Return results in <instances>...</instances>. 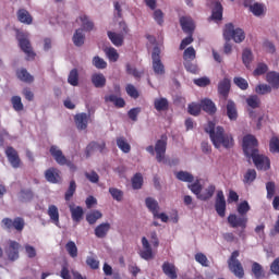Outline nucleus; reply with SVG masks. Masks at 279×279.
<instances>
[{"mask_svg": "<svg viewBox=\"0 0 279 279\" xmlns=\"http://www.w3.org/2000/svg\"><path fill=\"white\" fill-rule=\"evenodd\" d=\"M242 147L246 158H252L253 163L258 171H269V169H271L269 157L262 155L258 151V140H256L254 135L244 136Z\"/></svg>", "mask_w": 279, "mask_h": 279, "instance_id": "obj_1", "label": "nucleus"}, {"mask_svg": "<svg viewBox=\"0 0 279 279\" xmlns=\"http://www.w3.org/2000/svg\"><path fill=\"white\" fill-rule=\"evenodd\" d=\"M205 132L209 134V138L216 149L221 147L231 149V147H234V137H232V134L226 133L223 126L215 128V122L209 121L205 126Z\"/></svg>", "mask_w": 279, "mask_h": 279, "instance_id": "obj_2", "label": "nucleus"}, {"mask_svg": "<svg viewBox=\"0 0 279 279\" xmlns=\"http://www.w3.org/2000/svg\"><path fill=\"white\" fill-rule=\"evenodd\" d=\"M252 207L250 206V203L247 201H243L238 205V214L240 216H236V214H231L228 216V223L231 228H242V230H245L247 228V211L251 210Z\"/></svg>", "mask_w": 279, "mask_h": 279, "instance_id": "obj_3", "label": "nucleus"}, {"mask_svg": "<svg viewBox=\"0 0 279 279\" xmlns=\"http://www.w3.org/2000/svg\"><path fill=\"white\" fill-rule=\"evenodd\" d=\"M169 141V137H167V134H162L160 140H158L154 146H147L146 151L154 156L156 154V160L157 162H165V155L167 154V142Z\"/></svg>", "mask_w": 279, "mask_h": 279, "instance_id": "obj_4", "label": "nucleus"}, {"mask_svg": "<svg viewBox=\"0 0 279 279\" xmlns=\"http://www.w3.org/2000/svg\"><path fill=\"white\" fill-rule=\"evenodd\" d=\"M223 38L227 41L243 43L245 40V32L241 28H234V24L229 23L225 25Z\"/></svg>", "mask_w": 279, "mask_h": 279, "instance_id": "obj_5", "label": "nucleus"}, {"mask_svg": "<svg viewBox=\"0 0 279 279\" xmlns=\"http://www.w3.org/2000/svg\"><path fill=\"white\" fill-rule=\"evenodd\" d=\"M240 254L239 251H233L231 253V256L228 259V267L235 278L242 279L245 277V269H243V264L239 260Z\"/></svg>", "mask_w": 279, "mask_h": 279, "instance_id": "obj_6", "label": "nucleus"}, {"mask_svg": "<svg viewBox=\"0 0 279 279\" xmlns=\"http://www.w3.org/2000/svg\"><path fill=\"white\" fill-rule=\"evenodd\" d=\"M1 227L3 230H7V232H12V230L23 232V230H25V219L23 217H15L14 219L3 218L1 220Z\"/></svg>", "mask_w": 279, "mask_h": 279, "instance_id": "obj_7", "label": "nucleus"}, {"mask_svg": "<svg viewBox=\"0 0 279 279\" xmlns=\"http://www.w3.org/2000/svg\"><path fill=\"white\" fill-rule=\"evenodd\" d=\"M21 250V244L14 240H9L8 245L4 247V254L8 260L14 263V260H19V252Z\"/></svg>", "mask_w": 279, "mask_h": 279, "instance_id": "obj_8", "label": "nucleus"}, {"mask_svg": "<svg viewBox=\"0 0 279 279\" xmlns=\"http://www.w3.org/2000/svg\"><path fill=\"white\" fill-rule=\"evenodd\" d=\"M153 71L156 75H165V64L160 60V48L155 47L151 53Z\"/></svg>", "mask_w": 279, "mask_h": 279, "instance_id": "obj_9", "label": "nucleus"}, {"mask_svg": "<svg viewBox=\"0 0 279 279\" xmlns=\"http://www.w3.org/2000/svg\"><path fill=\"white\" fill-rule=\"evenodd\" d=\"M5 156L13 169H19L21 167V157H19V151L12 146H8L5 149Z\"/></svg>", "mask_w": 279, "mask_h": 279, "instance_id": "obj_10", "label": "nucleus"}, {"mask_svg": "<svg viewBox=\"0 0 279 279\" xmlns=\"http://www.w3.org/2000/svg\"><path fill=\"white\" fill-rule=\"evenodd\" d=\"M215 209L219 217H226V196L221 190L217 192Z\"/></svg>", "mask_w": 279, "mask_h": 279, "instance_id": "obj_11", "label": "nucleus"}, {"mask_svg": "<svg viewBox=\"0 0 279 279\" xmlns=\"http://www.w3.org/2000/svg\"><path fill=\"white\" fill-rule=\"evenodd\" d=\"M179 23L184 34L193 35V32H195V22L192 16H181Z\"/></svg>", "mask_w": 279, "mask_h": 279, "instance_id": "obj_12", "label": "nucleus"}, {"mask_svg": "<svg viewBox=\"0 0 279 279\" xmlns=\"http://www.w3.org/2000/svg\"><path fill=\"white\" fill-rule=\"evenodd\" d=\"M230 88H232V82L227 76L218 83V94L223 99H228V96L230 95Z\"/></svg>", "mask_w": 279, "mask_h": 279, "instance_id": "obj_13", "label": "nucleus"}, {"mask_svg": "<svg viewBox=\"0 0 279 279\" xmlns=\"http://www.w3.org/2000/svg\"><path fill=\"white\" fill-rule=\"evenodd\" d=\"M50 154L54 158L56 162H58V165H68V167H73L71 161L66 160V157L62 154L58 146H51Z\"/></svg>", "mask_w": 279, "mask_h": 279, "instance_id": "obj_14", "label": "nucleus"}, {"mask_svg": "<svg viewBox=\"0 0 279 279\" xmlns=\"http://www.w3.org/2000/svg\"><path fill=\"white\" fill-rule=\"evenodd\" d=\"M142 245H143V251H141V253H140L141 258H143L144 260H151V258H154V251L151 250L149 240H147V238L143 236Z\"/></svg>", "mask_w": 279, "mask_h": 279, "instance_id": "obj_15", "label": "nucleus"}, {"mask_svg": "<svg viewBox=\"0 0 279 279\" xmlns=\"http://www.w3.org/2000/svg\"><path fill=\"white\" fill-rule=\"evenodd\" d=\"M90 119V116L88 113H77L74 117V123L77 128V130H86L88 128V120Z\"/></svg>", "mask_w": 279, "mask_h": 279, "instance_id": "obj_16", "label": "nucleus"}, {"mask_svg": "<svg viewBox=\"0 0 279 279\" xmlns=\"http://www.w3.org/2000/svg\"><path fill=\"white\" fill-rule=\"evenodd\" d=\"M161 269L165 274V276H167L170 279H177L178 278V268L175 267V265L169 263V262H165L161 266Z\"/></svg>", "mask_w": 279, "mask_h": 279, "instance_id": "obj_17", "label": "nucleus"}, {"mask_svg": "<svg viewBox=\"0 0 279 279\" xmlns=\"http://www.w3.org/2000/svg\"><path fill=\"white\" fill-rule=\"evenodd\" d=\"M16 16L17 21H20V23H23L24 25H32V23H34V17H32L29 11L25 9H19Z\"/></svg>", "mask_w": 279, "mask_h": 279, "instance_id": "obj_18", "label": "nucleus"}, {"mask_svg": "<svg viewBox=\"0 0 279 279\" xmlns=\"http://www.w3.org/2000/svg\"><path fill=\"white\" fill-rule=\"evenodd\" d=\"M19 45L22 51H24L28 58H34V56H36L34 50H32V43H29V39L26 37L19 38Z\"/></svg>", "mask_w": 279, "mask_h": 279, "instance_id": "obj_19", "label": "nucleus"}, {"mask_svg": "<svg viewBox=\"0 0 279 279\" xmlns=\"http://www.w3.org/2000/svg\"><path fill=\"white\" fill-rule=\"evenodd\" d=\"M104 149H106V142H102L101 144L97 142H90L85 149V156L86 158H90L93 151L98 150L101 154Z\"/></svg>", "mask_w": 279, "mask_h": 279, "instance_id": "obj_20", "label": "nucleus"}, {"mask_svg": "<svg viewBox=\"0 0 279 279\" xmlns=\"http://www.w3.org/2000/svg\"><path fill=\"white\" fill-rule=\"evenodd\" d=\"M76 23H81L83 32H93L95 24L87 15H81L76 19Z\"/></svg>", "mask_w": 279, "mask_h": 279, "instance_id": "obj_21", "label": "nucleus"}, {"mask_svg": "<svg viewBox=\"0 0 279 279\" xmlns=\"http://www.w3.org/2000/svg\"><path fill=\"white\" fill-rule=\"evenodd\" d=\"M227 117L230 121H236V119H239V111H236V104L234 100L227 101Z\"/></svg>", "mask_w": 279, "mask_h": 279, "instance_id": "obj_22", "label": "nucleus"}, {"mask_svg": "<svg viewBox=\"0 0 279 279\" xmlns=\"http://www.w3.org/2000/svg\"><path fill=\"white\" fill-rule=\"evenodd\" d=\"M108 232H110L109 222H102L95 228V236H97V239H106Z\"/></svg>", "mask_w": 279, "mask_h": 279, "instance_id": "obj_23", "label": "nucleus"}, {"mask_svg": "<svg viewBox=\"0 0 279 279\" xmlns=\"http://www.w3.org/2000/svg\"><path fill=\"white\" fill-rule=\"evenodd\" d=\"M69 208L72 215V221H75V223H80V221L84 219V208H82L81 206L74 207L73 205H70Z\"/></svg>", "mask_w": 279, "mask_h": 279, "instance_id": "obj_24", "label": "nucleus"}, {"mask_svg": "<svg viewBox=\"0 0 279 279\" xmlns=\"http://www.w3.org/2000/svg\"><path fill=\"white\" fill-rule=\"evenodd\" d=\"M45 178L48 182H51L52 184H58V182H60V171L56 168H49L45 172Z\"/></svg>", "mask_w": 279, "mask_h": 279, "instance_id": "obj_25", "label": "nucleus"}, {"mask_svg": "<svg viewBox=\"0 0 279 279\" xmlns=\"http://www.w3.org/2000/svg\"><path fill=\"white\" fill-rule=\"evenodd\" d=\"M211 21H222L223 20V5H221V2L216 1L215 5L211 10Z\"/></svg>", "mask_w": 279, "mask_h": 279, "instance_id": "obj_26", "label": "nucleus"}, {"mask_svg": "<svg viewBox=\"0 0 279 279\" xmlns=\"http://www.w3.org/2000/svg\"><path fill=\"white\" fill-rule=\"evenodd\" d=\"M201 110H204L207 114H215V112H217V107L213 100L205 98L201 101Z\"/></svg>", "mask_w": 279, "mask_h": 279, "instance_id": "obj_27", "label": "nucleus"}, {"mask_svg": "<svg viewBox=\"0 0 279 279\" xmlns=\"http://www.w3.org/2000/svg\"><path fill=\"white\" fill-rule=\"evenodd\" d=\"M16 77L20 80V82H25V84H32V82H34V77L25 68L16 70Z\"/></svg>", "mask_w": 279, "mask_h": 279, "instance_id": "obj_28", "label": "nucleus"}, {"mask_svg": "<svg viewBox=\"0 0 279 279\" xmlns=\"http://www.w3.org/2000/svg\"><path fill=\"white\" fill-rule=\"evenodd\" d=\"M107 36L109 40L112 43V45H114V47H123V40H124L123 34L109 31L107 33Z\"/></svg>", "mask_w": 279, "mask_h": 279, "instance_id": "obj_29", "label": "nucleus"}, {"mask_svg": "<svg viewBox=\"0 0 279 279\" xmlns=\"http://www.w3.org/2000/svg\"><path fill=\"white\" fill-rule=\"evenodd\" d=\"M266 82L270 84L272 88L278 90L279 88V73L276 71H270L266 74Z\"/></svg>", "mask_w": 279, "mask_h": 279, "instance_id": "obj_30", "label": "nucleus"}, {"mask_svg": "<svg viewBox=\"0 0 279 279\" xmlns=\"http://www.w3.org/2000/svg\"><path fill=\"white\" fill-rule=\"evenodd\" d=\"M48 216L54 226H60V211L56 205H49Z\"/></svg>", "mask_w": 279, "mask_h": 279, "instance_id": "obj_31", "label": "nucleus"}, {"mask_svg": "<svg viewBox=\"0 0 279 279\" xmlns=\"http://www.w3.org/2000/svg\"><path fill=\"white\" fill-rule=\"evenodd\" d=\"M154 107L157 112H167L169 110V100L167 98H157L154 101Z\"/></svg>", "mask_w": 279, "mask_h": 279, "instance_id": "obj_32", "label": "nucleus"}, {"mask_svg": "<svg viewBox=\"0 0 279 279\" xmlns=\"http://www.w3.org/2000/svg\"><path fill=\"white\" fill-rule=\"evenodd\" d=\"M215 191H217V187L214 184L208 185L207 189L201 192L198 199H201L202 202H208V199H210L213 195H215Z\"/></svg>", "mask_w": 279, "mask_h": 279, "instance_id": "obj_33", "label": "nucleus"}, {"mask_svg": "<svg viewBox=\"0 0 279 279\" xmlns=\"http://www.w3.org/2000/svg\"><path fill=\"white\" fill-rule=\"evenodd\" d=\"M72 40L75 47H82V45H84V41L86 40V35H84V31L77 28L72 37Z\"/></svg>", "mask_w": 279, "mask_h": 279, "instance_id": "obj_34", "label": "nucleus"}, {"mask_svg": "<svg viewBox=\"0 0 279 279\" xmlns=\"http://www.w3.org/2000/svg\"><path fill=\"white\" fill-rule=\"evenodd\" d=\"M92 83L95 88H104L106 86V76L101 73H95L92 75Z\"/></svg>", "mask_w": 279, "mask_h": 279, "instance_id": "obj_35", "label": "nucleus"}, {"mask_svg": "<svg viewBox=\"0 0 279 279\" xmlns=\"http://www.w3.org/2000/svg\"><path fill=\"white\" fill-rule=\"evenodd\" d=\"M105 100L113 104L116 106V108H125V99H123L121 97H117V95H114V94L106 96Z\"/></svg>", "mask_w": 279, "mask_h": 279, "instance_id": "obj_36", "label": "nucleus"}, {"mask_svg": "<svg viewBox=\"0 0 279 279\" xmlns=\"http://www.w3.org/2000/svg\"><path fill=\"white\" fill-rule=\"evenodd\" d=\"M117 145L123 154H130L132 151V146L128 143V140L123 136L117 138Z\"/></svg>", "mask_w": 279, "mask_h": 279, "instance_id": "obj_37", "label": "nucleus"}, {"mask_svg": "<svg viewBox=\"0 0 279 279\" xmlns=\"http://www.w3.org/2000/svg\"><path fill=\"white\" fill-rule=\"evenodd\" d=\"M101 217H104V214H101V211L93 210L86 215V221L89 226H94V223H97V221H99Z\"/></svg>", "mask_w": 279, "mask_h": 279, "instance_id": "obj_38", "label": "nucleus"}, {"mask_svg": "<svg viewBox=\"0 0 279 279\" xmlns=\"http://www.w3.org/2000/svg\"><path fill=\"white\" fill-rule=\"evenodd\" d=\"M252 274L254 275V278L256 279H263L265 278V270L263 269V266L258 262H254L252 264Z\"/></svg>", "mask_w": 279, "mask_h": 279, "instance_id": "obj_39", "label": "nucleus"}, {"mask_svg": "<svg viewBox=\"0 0 279 279\" xmlns=\"http://www.w3.org/2000/svg\"><path fill=\"white\" fill-rule=\"evenodd\" d=\"M65 252L69 254L70 258H77L78 250L77 244H75L73 241H69L65 244Z\"/></svg>", "mask_w": 279, "mask_h": 279, "instance_id": "obj_40", "label": "nucleus"}, {"mask_svg": "<svg viewBox=\"0 0 279 279\" xmlns=\"http://www.w3.org/2000/svg\"><path fill=\"white\" fill-rule=\"evenodd\" d=\"M145 204L148 210H150L153 215H156V211L160 210V205H158V201H156L155 198L147 197L145 199Z\"/></svg>", "mask_w": 279, "mask_h": 279, "instance_id": "obj_41", "label": "nucleus"}, {"mask_svg": "<svg viewBox=\"0 0 279 279\" xmlns=\"http://www.w3.org/2000/svg\"><path fill=\"white\" fill-rule=\"evenodd\" d=\"M131 182L134 191H138L140 189H143V174H141V172L135 173Z\"/></svg>", "mask_w": 279, "mask_h": 279, "instance_id": "obj_42", "label": "nucleus"}, {"mask_svg": "<svg viewBox=\"0 0 279 279\" xmlns=\"http://www.w3.org/2000/svg\"><path fill=\"white\" fill-rule=\"evenodd\" d=\"M187 112L189 114H192V117H199L202 113V105L197 102H192L187 106Z\"/></svg>", "mask_w": 279, "mask_h": 279, "instance_id": "obj_43", "label": "nucleus"}, {"mask_svg": "<svg viewBox=\"0 0 279 279\" xmlns=\"http://www.w3.org/2000/svg\"><path fill=\"white\" fill-rule=\"evenodd\" d=\"M34 199V192L29 189H22L20 191V201L32 202Z\"/></svg>", "mask_w": 279, "mask_h": 279, "instance_id": "obj_44", "label": "nucleus"}, {"mask_svg": "<svg viewBox=\"0 0 279 279\" xmlns=\"http://www.w3.org/2000/svg\"><path fill=\"white\" fill-rule=\"evenodd\" d=\"M246 104L248 108H252V110H256V108H260V98H258L257 95H252L246 98Z\"/></svg>", "mask_w": 279, "mask_h": 279, "instance_id": "obj_45", "label": "nucleus"}, {"mask_svg": "<svg viewBox=\"0 0 279 279\" xmlns=\"http://www.w3.org/2000/svg\"><path fill=\"white\" fill-rule=\"evenodd\" d=\"M68 82L71 84V86H77L80 84V73L77 72V69L71 70Z\"/></svg>", "mask_w": 279, "mask_h": 279, "instance_id": "obj_46", "label": "nucleus"}, {"mask_svg": "<svg viewBox=\"0 0 279 279\" xmlns=\"http://www.w3.org/2000/svg\"><path fill=\"white\" fill-rule=\"evenodd\" d=\"M105 53L110 62H117L119 60V52L113 47L105 48Z\"/></svg>", "mask_w": 279, "mask_h": 279, "instance_id": "obj_47", "label": "nucleus"}, {"mask_svg": "<svg viewBox=\"0 0 279 279\" xmlns=\"http://www.w3.org/2000/svg\"><path fill=\"white\" fill-rule=\"evenodd\" d=\"M11 104L15 112H22V110H24L23 100H21V96H13L11 98Z\"/></svg>", "mask_w": 279, "mask_h": 279, "instance_id": "obj_48", "label": "nucleus"}, {"mask_svg": "<svg viewBox=\"0 0 279 279\" xmlns=\"http://www.w3.org/2000/svg\"><path fill=\"white\" fill-rule=\"evenodd\" d=\"M233 83L235 84V86H238V88H240L241 90H247V88H250V83H247V80L241 77V76H235L233 78Z\"/></svg>", "mask_w": 279, "mask_h": 279, "instance_id": "obj_49", "label": "nucleus"}, {"mask_svg": "<svg viewBox=\"0 0 279 279\" xmlns=\"http://www.w3.org/2000/svg\"><path fill=\"white\" fill-rule=\"evenodd\" d=\"M77 190V184L75 181H71L68 191L65 192L64 199L65 202H71V197L75 195V191Z\"/></svg>", "mask_w": 279, "mask_h": 279, "instance_id": "obj_50", "label": "nucleus"}, {"mask_svg": "<svg viewBox=\"0 0 279 279\" xmlns=\"http://www.w3.org/2000/svg\"><path fill=\"white\" fill-rule=\"evenodd\" d=\"M195 56H196L195 48L189 47L183 52V60L184 62H191L195 60Z\"/></svg>", "mask_w": 279, "mask_h": 279, "instance_id": "obj_51", "label": "nucleus"}, {"mask_svg": "<svg viewBox=\"0 0 279 279\" xmlns=\"http://www.w3.org/2000/svg\"><path fill=\"white\" fill-rule=\"evenodd\" d=\"M269 71V66L266 63H258L256 69L253 71V75L258 77L260 75H265Z\"/></svg>", "mask_w": 279, "mask_h": 279, "instance_id": "obj_52", "label": "nucleus"}, {"mask_svg": "<svg viewBox=\"0 0 279 279\" xmlns=\"http://www.w3.org/2000/svg\"><path fill=\"white\" fill-rule=\"evenodd\" d=\"M256 175L257 174L255 169H248L244 174V179H243L244 184H252V182L256 180Z\"/></svg>", "mask_w": 279, "mask_h": 279, "instance_id": "obj_53", "label": "nucleus"}, {"mask_svg": "<svg viewBox=\"0 0 279 279\" xmlns=\"http://www.w3.org/2000/svg\"><path fill=\"white\" fill-rule=\"evenodd\" d=\"M125 90L126 95H129V97H132V99H138V97H141L138 89H136V87L132 84H128Z\"/></svg>", "mask_w": 279, "mask_h": 279, "instance_id": "obj_54", "label": "nucleus"}, {"mask_svg": "<svg viewBox=\"0 0 279 279\" xmlns=\"http://www.w3.org/2000/svg\"><path fill=\"white\" fill-rule=\"evenodd\" d=\"M154 21L160 26L165 24V13L160 9H156L153 14Z\"/></svg>", "mask_w": 279, "mask_h": 279, "instance_id": "obj_55", "label": "nucleus"}, {"mask_svg": "<svg viewBox=\"0 0 279 279\" xmlns=\"http://www.w3.org/2000/svg\"><path fill=\"white\" fill-rule=\"evenodd\" d=\"M177 178L181 181V182H193V180H195V178L193 177V174L186 172V171H179L177 172Z\"/></svg>", "mask_w": 279, "mask_h": 279, "instance_id": "obj_56", "label": "nucleus"}, {"mask_svg": "<svg viewBox=\"0 0 279 279\" xmlns=\"http://www.w3.org/2000/svg\"><path fill=\"white\" fill-rule=\"evenodd\" d=\"M271 86L267 85V84H259L255 87V93H257V95H269V93H271Z\"/></svg>", "mask_w": 279, "mask_h": 279, "instance_id": "obj_57", "label": "nucleus"}, {"mask_svg": "<svg viewBox=\"0 0 279 279\" xmlns=\"http://www.w3.org/2000/svg\"><path fill=\"white\" fill-rule=\"evenodd\" d=\"M267 191V199H274V195H276V182L269 181L266 183Z\"/></svg>", "mask_w": 279, "mask_h": 279, "instance_id": "obj_58", "label": "nucleus"}, {"mask_svg": "<svg viewBox=\"0 0 279 279\" xmlns=\"http://www.w3.org/2000/svg\"><path fill=\"white\" fill-rule=\"evenodd\" d=\"M109 193L116 202H123V191L117 189V187H110Z\"/></svg>", "mask_w": 279, "mask_h": 279, "instance_id": "obj_59", "label": "nucleus"}, {"mask_svg": "<svg viewBox=\"0 0 279 279\" xmlns=\"http://www.w3.org/2000/svg\"><path fill=\"white\" fill-rule=\"evenodd\" d=\"M190 191L196 195L197 199H199V195H202V184L199 181H196L189 185Z\"/></svg>", "mask_w": 279, "mask_h": 279, "instance_id": "obj_60", "label": "nucleus"}, {"mask_svg": "<svg viewBox=\"0 0 279 279\" xmlns=\"http://www.w3.org/2000/svg\"><path fill=\"white\" fill-rule=\"evenodd\" d=\"M242 61L245 66H250L252 64V50L244 49L242 53Z\"/></svg>", "mask_w": 279, "mask_h": 279, "instance_id": "obj_61", "label": "nucleus"}, {"mask_svg": "<svg viewBox=\"0 0 279 279\" xmlns=\"http://www.w3.org/2000/svg\"><path fill=\"white\" fill-rule=\"evenodd\" d=\"M196 263H199L202 267H208V257L204 253H196L195 254Z\"/></svg>", "mask_w": 279, "mask_h": 279, "instance_id": "obj_62", "label": "nucleus"}, {"mask_svg": "<svg viewBox=\"0 0 279 279\" xmlns=\"http://www.w3.org/2000/svg\"><path fill=\"white\" fill-rule=\"evenodd\" d=\"M86 265H87L90 269H99V260L97 259V257L87 256V258H86Z\"/></svg>", "mask_w": 279, "mask_h": 279, "instance_id": "obj_63", "label": "nucleus"}, {"mask_svg": "<svg viewBox=\"0 0 279 279\" xmlns=\"http://www.w3.org/2000/svg\"><path fill=\"white\" fill-rule=\"evenodd\" d=\"M271 154H279V138L272 137L269 143Z\"/></svg>", "mask_w": 279, "mask_h": 279, "instance_id": "obj_64", "label": "nucleus"}]
</instances>
